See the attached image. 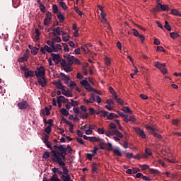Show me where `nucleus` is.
Here are the masks:
<instances>
[{"label":"nucleus","mask_w":181,"mask_h":181,"mask_svg":"<svg viewBox=\"0 0 181 181\" xmlns=\"http://www.w3.org/2000/svg\"><path fill=\"white\" fill-rule=\"evenodd\" d=\"M54 148L59 149V152L57 150H53L50 153L51 159L55 163L59 165L62 168L64 175H69V170L66 167V156L67 155V149L64 148L63 145H59V146H54Z\"/></svg>","instance_id":"f257e3e1"},{"label":"nucleus","mask_w":181,"mask_h":181,"mask_svg":"<svg viewBox=\"0 0 181 181\" xmlns=\"http://www.w3.org/2000/svg\"><path fill=\"white\" fill-rule=\"evenodd\" d=\"M35 74L37 78L45 77V76H46V69H45V66H40V67H37Z\"/></svg>","instance_id":"f03ea898"},{"label":"nucleus","mask_w":181,"mask_h":181,"mask_svg":"<svg viewBox=\"0 0 181 181\" xmlns=\"http://www.w3.org/2000/svg\"><path fill=\"white\" fill-rule=\"evenodd\" d=\"M61 66L63 67L64 71L66 73H70V71H72L71 65L67 64V62H66V59H62L61 60Z\"/></svg>","instance_id":"7ed1b4c3"},{"label":"nucleus","mask_w":181,"mask_h":181,"mask_svg":"<svg viewBox=\"0 0 181 181\" xmlns=\"http://www.w3.org/2000/svg\"><path fill=\"white\" fill-rule=\"evenodd\" d=\"M64 58L68 65L73 66L74 63V56H70V54H66L65 55H64Z\"/></svg>","instance_id":"20e7f679"},{"label":"nucleus","mask_w":181,"mask_h":181,"mask_svg":"<svg viewBox=\"0 0 181 181\" xmlns=\"http://www.w3.org/2000/svg\"><path fill=\"white\" fill-rule=\"evenodd\" d=\"M52 13H50V11H47L46 13V16L44 20L45 26H47V25H50V23L52 22Z\"/></svg>","instance_id":"39448f33"},{"label":"nucleus","mask_w":181,"mask_h":181,"mask_svg":"<svg viewBox=\"0 0 181 181\" xmlns=\"http://www.w3.org/2000/svg\"><path fill=\"white\" fill-rule=\"evenodd\" d=\"M83 101L86 103V104H94V103H95V94L90 93L89 98H84Z\"/></svg>","instance_id":"423d86ee"},{"label":"nucleus","mask_w":181,"mask_h":181,"mask_svg":"<svg viewBox=\"0 0 181 181\" xmlns=\"http://www.w3.org/2000/svg\"><path fill=\"white\" fill-rule=\"evenodd\" d=\"M134 131L136 134L142 138V139H145L146 138V134H145V132L139 127H135Z\"/></svg>","instance_id":"0eeeda50"},{"label":"nucleus","mask_w":181,"mask_h":181,"mask_svg":"<svg viewBox=\"0 0 181 181\" xmlns=\"http://www.w3.org/2000/svg\"><path fill=\"white\" fill-rule=\"evenodd\" d=\"M40 52L42 54H46V52H47V53H52L53 52V48L47 45H45L40 48Z\"/></svg>","instance_id":"6e6552de"},{"label":"nucleus","mask_w":181,"mask_h":181,"mask_svg":"<svg viewBox=\"0 0 181 181\" xmlns=\"http://www.w3.org/2000/svg\"><path fill=\"white\" fill-rule=\"evenodd\" d=\"M17 106L18 107L19 110H26L28 107H29V103L26 100H23L18 103Z\"/></svg>","instance_id":"1a4fd4ad"},{"label":"nucleus","mask_w":181,"mask_h":181,"mask_svg":"<svg viewBox=\"0 0 181 181\" xmlns=\"http://www.w3.org/2000/svg\"><path fill=\"white\" fill-rule=\"evenodd\" d=\"M38 83L41 87H46V85L47 84V81L46 80V78L45 76L37 78Z\"/></svg>","instance_id":"9d476101"},{"label":"nucleus","mask_w":181,"mask_h":181,"mask_svg":"<svg viewBox=\"0 0 181 181\" xmlns=\"http://www.w3.org/2000/svg\"><path fill=\"white\" fill-rule=\"evenodd\" d=\"M45 144L46 146L52 151V152H53V151H57L58 152H60V151H59V148H54V146H56V145H54V149H53V147H52V145L50 144V142H49V140L45 139ZM57 146H60L57 145Z\"/></svg>","instance_id":"9b49d317"},{"label":"nucleus","mask_w":181,"mask_h":181,"mask_svg":"<svg viewBox=\"0 0 181 181\" xmlns=\"http://www.w3.org/2000/svg\"><path fill=\"white\" fill-rule=\"evenodd\" d=\"M51 57H52L53 62H54L55 64H59V63H61L60 59V55L59 54H51Z\"/></svg>","instance_id":"f8f14e48"},{"label":"nucleus","mask_w":181,"mask_h":181,"mask_svg":"<svg viewBox=\"0 0 181 181\" xmlns=\"http://www.w3.org/2000/svg\"><path fill=\"white\" fill-rule=\"evenodd\" d=\"M59 75H60L61 78H62L64 80V81L65 82V84H66L67 82L70 81V80L71 79V78H70V76L66 75L64 73H60Z\"/></svg>","instance_id":"ddd939ff"},{"label":"nucleus","mask_w":181,"mask_h":181,"mask_svg":"<svg viewBox=\"0 0 181 181\" xmlns=\"http://www.w3.org/2000/svg\"><path fill=\"white\" fill-rule=\"evenodd\" d=\"M53 84L57 87V88H59V90H64V86L62 83V81L58 80L53 83Z\"/></svg>","instance_id":"4468645a"},{"label":"nucleus","mask_w":181,"mask_h":181,"mask_svg":"<svg viewBox=\"0 0 181 181\" xmlns=\"http://www.w3.org/2000/svg\"><path fill=\"white\" fill-rule=\"evenodd\" d=\"M98 166L100 164L97 163H93L91 166V172L92 173H97L98 172Z\"/></svg>","instance_id":"2eb2a0df"},{"label":"nucleus","mask_w":181,"mask_h":181,"mask_svg":"<svg viewBox=\"0 0 181 181\" xmlns=\"http://www.w3.org/2000/svg\"><path fill=\"white\" fill-rule=\"evenodd\" d=\"M43 181H62L59 177L57 176V174H54L49 180H47L46 178H45L43 180Z\"/></svg>","instance_id":"dca6fc26"},{"label":"nucleus","mask_w":181,"mask_h":181,"mask_svg":"<svg viewBox=\"0 0 181 181\" xmlns=\"http://www.w3.org/2000/svg\"><path fill=\"white\" fill-rule=\"evenodd\" d=\"M54 36H60L62 35V30L60 27H57L52 30Z\"/></svg>","instance_id":"f3484780"},{"label":"nucleus","mask_w":181,"mask_h":181,"mask_svg":"<svg viewBox=\"0 0 181 181\" xmlns=\"http://www.w3.org/2000/svg\"><path fill=\"white\" fill-rule=\"evenodd\" d=\"M124 121H125V122L127 123L135 122V121H136V119L134 116H131L129 118H128V115H127V116H125V117L124 118Z\"/></svg>","instance_id":"a211bd4d"},{"label":"nucleus","mask_w":181,"mask_h":181,"mask_svg":"<svg viewBox=\"0 0 181 181\" xmlns=\"http://www.w3.org/2000/svg\"><path fill=\"white\" fill-rule=\"evenodd\" d=\"M110 92L112 95L113 100H117V98H118V95H117V92H115V90H114L112 87H110Z\"/></svg>","instance_id":"6ab92c4d"},{"label":"nucleus","mask_w":181,"mask_h":181,"mask_svg":"<svg viewBox=\"0 0 181 181\" xmlns=\"http://www.w3.org/2000/svg\"><path fill=\"white\" fill-rule=\"evenodd\" d=\"M154 66L159 70H162L163 67H166V64H160L159 62H156Z\"/></svg>","instance_id":"aec40b11"},{"label":"nucleus","mask_w":181,"mask_h":181,"mask_svg":"<svg viewBox=\"0 0 181 181\" xmlns=\"http://www.w3.org/2000/svg\"><path fill=\"white\" fill-rule=\"evenodd\" d=\"M146 129L148 131V134L153 135L155 134V131H156V128H153L151 126H146Z\"/></svg>","instance_id":"412c9836"},{"label":"nucleus","mask_w":181,"mask_h":181,"mask_svg":"<svg viewBox=\"0 0 181 181\" xmlns=\"http://www.w3.org/2000/svg\"><path fill=\"white\" fill-rule=\"evenodd\" d=\"M28 57L27 54H24L23 57L18 59L19 63H23L24 62L28 61Z\"/></svg>","instance_id":"4be33fe9"},{"label":"nucleus","mask_w":181,"mask_h":181,"mask_svg":"<svg viewBox=\"0 0 181 181\" xmlns=\"http://www.w3.org/2000/svg\"><path fill=\"white\" fill-rule=\"evenodd\" d=\"M57 18L60 23H63V22H64V15L62 13H58Z\"/></svg>","instance_id":"5701e85b"},{"label":"nucleus","mask_w":181,"mask_h":181,"mask_svg":"<svg viewBox=\"0 0 181 181\" xmlns=\"http://www.w3.org/2000/svg\"><path fill=\"white\" fill-rule=\"evenodd\" d=\"M90 142H101V138L100 137H89Z\"/></svg>","instance_id":"b1692460"},{"label":"nucleus","mask_w":181,"mask_h":181,"mask_svg":"<svg viewBox=\"0 0 181 181\" xmlns=\"http://www.w3.org/2000/svg\"><path fill=\"white\" fill-rule=\"evenodd\" d=\"M66 84V86H68V87H70L71 89L76 88V84L73 81H69Z\"/></svg>","instance_id":"393cba45"},{"label":"nucleus","mask_w":181,"mask_h":181,"mask_svg":"<svg viewBox=\"0 0 181 181\" xmlns=\"http://www.w3.org/2000/svg\"><path fill=\"white\" fill-rule=\"evenodd\" d=\"M52 50L53 52H59V50H62V45L57 44L56 45H54V47H52Z\"/></svg>","instance_id":"a878e982"},{"label":"nucleus","mask_w":181,"mask_h":181,"mask_svg":"<svg viewBox=\"0 0 181 181\" xmlns=\"http://www.w3.org/2000/svg\"><path fill=\"white\" fill-rule=\"evenodd\" d=\"M62 93L64 95H66V97H71V93H70V90H66L64 89V88L62 90Z\"/></svg>","instance_id":"bb28decb"},{"label":"nucleus","mask_w":181,"mask_h":181,"mask_svg":"<svg viewBox=\"0 0 181 181\" xmlns=\"http://www.w3.org/2000/svg\"><path fill=\"white\" fill-rule=\"evenodd\" d=\"M118 115L115 113H110L107 116V119H114V118H118Z\"/></svg>","instance_id":"cd10ccee"},{"label":"nucleus","mask_w":181,"mask_h":181,"mask_svg":"<svg viewBox=\"0 0 181 181\" xmlns=\"http://www.w3.org/2000/svg\"><path fill=\"white\" fill-rule=\"evenodd\" d=\"M113 153H114V155H116V156H119V158H121L122 156V153L118 148L114 149Z\"/></svg>","instance_id":"c85d7f7f"},{"label":"nucleus","mask_w":181,"mask_h":181,"mask_svg":"<svg viewBox=\"0 0 181 181\" xmlns=\"http://www.w3.org/2000/svg\"><path fill=\"white\" fill-rule=\"evenodd\" d=\"M113 135H116L118 138H124V134L118 130H113Z\"/></svg>","instance_id":"c756f323"},{"label":"nucleus","mask_w":181,"mask_h":181,"mask_svg":"<svg viewBox=\"0 0 181 181\" xmlns=\"http://www.w3.org/2000/svg\"><path fill=\"white\" fill-rule=\"evenodd\" d=\"M57 98L59 99V101H61L62 103H64V104L69 103V99L64 98V96H63V95H61V96L58 97Z\"/></svg>","instance_id":"7c9ffc66"},{"label":"nucleus","mask_w":181,"mask_h":181,"mask_svg":"<svg viewBox=\"0 0 181 181\" xmlns=\"http://www.w3.org/2000/svg\"><path fill=\"white\" fill-rule=\"evenodd\" d=\"M81 50H83V53H90V52H91L90 50V49H88V47H87V45H82L81 47Z\"/></svg>","instance_id":"2f4dec72"},{"label":"nucleus","mask_w":181,"mask_h":181,"mask_svg":"<svg viewBox=\"0 0 181 181\" xmlns=\"http://www.w3.org/2000/svg\"><path fill=\"white\" fill-rule=\"evenodd\" d=\"M105 60V64H106V66H111V58L105 56L104 58Z\"/></svg>","instance_id":"473e14b6"},{"label":"nucleus","mask_w":181,"mask_h":181,"mask_svg":"<svg viewBox=\"0 0 181 181\" xmlns=\"http://www.w3.org/2000/svg\"><path fill=\"white\" fill-rule=\"evenodd\" d=\"M59 5L64 11H67V9H69V7L67 6V5L64 1H60Z\"/></svg>","instance_id":"72a5a7b5"},{"label":"nucleus","mask_w":181,"mask_h":181,"mask_svg":"<svg viewBox=\"0 0 181 181\" xmlns=\"http://www.w3.org/2000/svg\"><path fill=\"white\" fill-rule=\"evenodd\" d=\"M158 6H160L161 11H166L167 9H169V6L168 5H163L160 3H158Z\"/></svg>","instance_id":"f704fd0d"},{"label":"nucleus","mask_w":181,"mask_h":181,"mask_svg":"<svg viewBox=\"0 0 181 181\" xmlns=\"http://www.w3.org/2000/svg\"><path fill=\"white\" fill-rule=\"evenodd\" d=\"M35 76V72L33 71H28V72L25 73V77L28 78V77H33Z\"/></svg>","instance_id":"c9c22d12"},{"label":"nucleus","mask_w":181,"mask_h":181,"mask_svg":"<svg viewBox=\"0 0 181 181\" xmlns=\"http://www.w3.org/2000/svg\"><path fill=\"white\" fill-rule=\"evenodd\" d=\"M122 110L126 114H132V112L131 111V109L129 107H123Z\"/></svg>","instance_id":"e433bc0d"},{"label":"nucleus","mask_w":181,"mask_h":181,"mask_svg":"<svg viewBox=\"0 0 181 181\" xmlns=\"http://www.w3.org/2000/svg\"><path fill=\"white\" fill-rule=\"evenodd\" d=\"M62 179L63 181H70V179H71V177H70V175L67 174L66 175H62Z\"/></svg>","instance_id":"4c0bfd02"},{"label":"nucleus","mask_w":181,"mask_h":181,"mask_svg":"<svg viewBox=\"0 0 181 181\" xmlns=\"http://www.w3.org/2000/svg\"><path fill=\"white\" fill-rule=\"evenodd\" d=\"M171 13L173 15H175V16H180V18H181V13L179 12V11H177L176 9H173L171 11Z\"/></svg>","instance_id":"58836bf2"},{"label":"nucleus","mask_w":181,"mask_h":181,"mask_svg":"<svg viewBox=\"0 0 181 181\" xmlns=\"http://www.w3.org/2000/svg\"><path fill=\"white\" fill-rule=\"evenodd\" d=\"M170 37H172V39H177V37H179L180 35H179V33H170Z\"/></svg>","instance_id":"ea45409f"},{"label":"nucleus","mask_w":181,"mask_h":181,"mask_svg":"<svg viewBox=\"0 0 181 181\" xmlns=\"http://www.w3.org/2000/svg\"><path fill=\"white\" fill-rule=\"evenodd\" d=\"M86 90H88V91H89L90 93H91V91H94L95 93H96L95 89H94L93 87H91V86H90V84H87L86 86L85 87Z\"/></svg>","instance_id":"a19ab883"},{"label":"nucleus","mask_w":181,"mask_h":181,"mask_svg":"<svg viewBox=\"0 0 181 181\" xmlns=\"http://www.w3.org/2000/svg\"><path fill=\"white\" fill-rule=\"evenodd\" d=\"M52 12L53 13L56 14V13H59V7L56 5V4H54L52 6Z\"/></svg>","instance_id":"79ce46f5"},{"label":"nucleus","mask_w":181,"mask_h":181,"mask_svg":"<svg viewBox=\"0 0 181 181\" xmlns=\"http://www.w3.org/2000/svg\"><path fill=\"white\" fill-rule=\"evenodd\" d=\"M39 52V49H37L36 47H33L31 49V53L33 54V56H36L37 54V52Z\"/></svg>","instance_id":"37998d69"},{"label":"nucleus","mask_w":181,"mask_h":181,"mask_svg":"<svg viewBox=\"0 0 181 181\" xmlns=\"http://www.w3.org/2000/svg\"><path fill=\"white\" fill-rule=\"evenodd\" d=\"M105 135H106V136H113L114 135V130H108L107 132H105Z\"/></svg>","instance_id":"c03bdc74"},{"label":"nucleus","mask_w":181,"mask_h":181,"mask_svg":"<svg viewBox=\"0 0 181 181\" xmlns=\"http://www.w3.org/2000/svg\"><path fill=\"white\" fill-rule=\"evenodd\" d=\"M164 28H165V29L167 30H168L169 32H170V30H172V27H170V25H169V23L168 22V21H165Z\"/></svg>","instance_id":"a18cd8bd"},{"label":"nucleus","mask_w":181,"mask_h":181,"mask_svg":"<svg viewBox=\"0 0 181 181\" xmlns=\"http://www.w3.org/2000/svg\"><path fill=\"white\" fill-rule=\"evenodd\" d=\"M150 173H152L153 175H159L160 172L159 170L153 168H149Z\"/></svg>","instance_id":"49530a36"},{"label":"nucleus","mask_w":181,"mask_h":181,"mask_svg":"<svg viewBox=\"0 0 181 181\" xmlns=\"http://www.w3.org/2000/svg\"><path fill=\"white\" fill-rule=\"evenodd\" d=\"M60 112L62 115H64V117L69 115V112L67 110L64 109V108H62L60 110Z\"/></svg>","instance_id":"de8ad7c7"},{"label":"nucleus","mask_w":181,"mask_h":181,"mask_svg":"<svg viewBox=\"0 0 181 181\" xmlns=\"http://www.w3.org/2000/svg\"><path fill=\"white\" fill-rule=\"evenodd\" d=\"M35 40H39V36H40V31L37 28L35 29Z\"/></svg>","instance_id":"09e8293b"},{"label":"nucleus","mask_w":181,"mask_h":181,"mask_svg":"<svg viewBox=\"0 0 181 181\" xmlns=\"http://www.w3.org/2000/svg\"><path fill=\"white\" fill-rule=\"evenodd\" d=\"M70 103L72 107H77V105H78V102L73 99L71 100Z\"/></svg>","instance_id":"8fccbe9b"},{"label":"nucleus","mask_w":181,"mask_h":181,"mask_svg":"<svg viewBox=\"0 0 181 181\" xmlns=\"http://www.w3.org/2000/svg\"><path fill=\"white\" fill-rule=\"evenodd\" d=\"M98 133L100 134V135H104V134H105V130L104 129V127L98 128Z\"/></svg>","instance_id":"3c124183"},{"label":"nucleus","mask_w":181,"mask_h":181,"mask_svg":"<svg viewBox=\"0 0 181 181\" xmlns=\"http://www.w3.org/2000/svg\"><path fill=\"white\" fill-rule=\"evenodd\" d=\"M100 117H106V118H107V117H108V112H107V111H100Z\"/></svg>","instance_id":"603ef678"},{"label":"nucleus","mask_w":181,"mask_h":181,"mask_svg":"<svg viewBox=\"0 0 181 181\" xmlns=\"http://www.w3.org/2000/svg\"><path fill=\"white\" fill-rule=\"evenodd\" d=\"M109 127L111 130L115 131L117 129V125L115 123H110Z\"/></svg>","instance_id":"864d4df0"},{"label":"nucleus","mask_w":181,"mask_h":181,"mask_svg":"<svg viewBox=\"0 0 181 181\" xmlns=\"http://www.w3.org/2000/svg\"><path fill=\"white\" fill-rule=\"evenodd\" d=\"M43 159H49L50 158V153L49 152H45L43 156H42Z\"/></svg>","instance_id":"5fc2aeb1"},{"label":"nucleus","mask_w":181,"mask_h":181,"mask_svg":"<svg viewBox=\"0 0 181 181\" xmlns=\"http://www.w3.org/2000/svg\"><path fill=\"white\" fill-rule=\"evenodd\" d=\"M132 32H133L134 36H135L136 37H138L140 35H139V32L137 31V30L135 29V28H133V29H132Z\"/></svg>","instance_id":"6e6d98bb"},{"label":"nucleus","mask_w":181,"mask_h":181,"mask_svg":"<svg viewBox=\"0 0 181 181\" xmlns=\"http://www.w3.org/2000/svg\"><path fill=\"white\" fill-rule=\"evenodd\" d=\"M153 136H154L155 138H158V139H162V138H163V136H162V135L155 132L153 134Z\"/></svg>","instance_id":"4d7b16f0"},{"label":"nucleus","mask_w":181,"mask_h":181,"mask_svg":"<svg viewBox=\"0 0 181 181\" xmlns=\"http://www.w3.org/2000/svg\"><path fill=\"white\" fill-rule=\"evenodd\" d=\"M45 132H46V134H50V132H52V126H48L47 127H46L45 129Z\"/></svg>","instance_id":"13d9d810"},{"label":"nucleus","mask_w":181,"mask_h":181,"mask_svg":"<svg viewBox=\"0 0 181 181\" xmlns=\"http://www.w3.org/2000/svg\"><path fill=\"white\" fill-rule=\"evenodd\" d=\"M80 83H81V86H83V87H85V88L88 84V81H87L86 80H82Z\"/></svg>","instance_id":"bf43d9fd"},{"label":"nucleus","mask_w":181,"mask_h":181,"mask_svg":"<svg viewBox=\"0 0 181 181\" xmlns=\"http://www.w3.org/2000/svg\"><path fill=\"white\" fill-rule=\"evenodd\" d=\"M74 64H77L78 66H80L81 64V62H80V60L77 58H76L74 57Z\"/></svg>","instance_id":"052dcab7"},{"label":"nucleus","mask_w":181,"mask_h":181,"mask_svg":"<svg viewBox=\"0 0 181 181\" xmlns=\"http://www.w3.org/2000/svg\"><path fill=\"white\" fill-rule=\"evenodd\" d=\"M52 40L57 42V43H60V42H62V38L59 36H56Z\"/></svg>","instance_id":"680f3d73"},{"label":"nucleus","mask_w":181,"mask_h":181,"mask_svg":"<svg viewBox=\"0 0 181 181\" xmlns=\"http://www.w3.org/2000/svg\"><path fill=\"white\" fill-rule=\"evenodd\" d=\"M76 141L77 142H78V144H80L81 145H84V140H83V139L78 137L76 138Z\"/></svg>","instance_id":"e2e57ef3"},{"label":"nucleus","mask_w":181,"mask_h":181,"mask_svg":"<svg viewBox=\"0 0 181 181\" xmlns=\"http://www.w3.org/2000/svg\"><path fill=\"white\" fill-rule=\"evenodd\" d=\"M89 112H90V115H94V114H95V110H94V108L93 107H89Z\"/></svg>","instance_id":"0e129e2a"},{"label":"nucleus","mask_w":181,"mask_h":181,"mask_svg":"<svg viewBox=\"0 0 181 181\" xmlns=\"http://www.w3.org/2000/svg\"><path fill=\"white\" fill-rule=\"evenodd\" d=\"M106 103L107 105H114V100H112V99H107L106 100Z\"/></svg>","instance_id":"69168bd1"},{"label":"nucleus","mask_w":181,"mask_h":181,"mask_svg":"<svg viewBox=\"0 0 181 181\" xmlns=\"http://www.w3.org/2000/svg\"><path fill=\"white\" fill-rule=\"evenodd\" d=\"M157 52H165V49L162 46H158L157 47Z\"/></svg>","instance_id":"338daca9"},{"label":"nucleus","mask_w":181,"mask_h":181,"mask_svg":"<svg viewBox=\"0 0 181 181\" xmlns=\"http://www.w3.org/2000/svg\"><path fill=\"white\" fill-rule=\"evenodd\" d=\"M40 9L41 12H46V7L42 4L40 5Z\"/></svg>","instance_id":"774afa93"}]
</instances>
